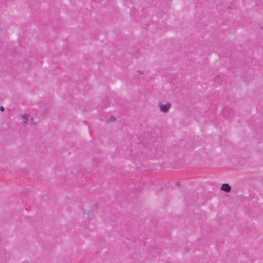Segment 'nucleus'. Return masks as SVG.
Here are the masks:
<instances>
[{
	"instance_id": "nucleus-1",
	"label": "nucleus",
	"mask_w": 263,
	"mask_h": 263,
	"mask_svg": "<svg viewBox=\"0 0 263 263\" xmlns=\"http://www.w3.org/2000/svg\"><path fill=\"white\" fill-rule=\"evenodd\" d=\"M159 107L161 111L163 112H167L171 108V104L170 102H166L165 104L159 103Z\"/></svg>"
},
{
	"instance_id": "nucleus-2",
	"label": "nucleus",
	"mask_w": 263,
	"mask_h": 263,
	"mask_svg": "<svg viewBox=\"0 0 263 263\" xmlns=\"http://www.w3.org/2000/svg\"><path fill=\"white\" fill-rule=\"evenodd\" d=\"M22 119L23 120V123L24 124H26L33 121V117L28 114H24L22 115Z\"/></svg>"
},
{
	"instance_id": "nucleus-3",
	"label": "nucleus",
	"mask_w": 263,
	"mask_h": 263,
	"mask_svg": "<svg viewBox=\"0 0 263 263\" xmlns=\"http://www.w3.org/2000/svg\"><path fill=\"white\" fill-rule=\"evenodd\" d=\"M220 190L226 192H229L231 190V187L228 183H223L221 185Z\"/></svg>"
},
{
	"instance_id": "nucleus-4",
	"label": "nucleus",
	"mask_w": 263,
	"mask_h": 263,
	"mask_svg": "<svg viewBox=\"0 0 263 263\" xmlns=\"http://www.w3.org/2000/svg\"><path fill=\"white\" fill-rule=\"evenodd\" d=\"M116 120V118L114 116H112L110 117L109 120V122H113V121H115Z\"/></svg>"
},
{
	"instance_id": "nucleus-5",
	"label": "nucleus",
	"mask_w": 263,
	"mask_h": 263,
	"mask_svg": "<svg viewBox=\"0 0 263 263\" xmlns=\"http://www.w3.org/2000/svg\"><path fill=\"white\" fill-rule=\"evenodd\" d=\"M0 110H1V111H4V110H5V108H4V106H1L0 107Z\"/></svg>"
},
{
	"instance_id": "nucleus-6",
	"label": "nucleus",
	"mask_w": 263,
	"mask_h": 263,
	"mask_svg": "<svg viewBox=\"0 0 263 263\" xmlns=\"http://www.w3.org/2000/svg\"><path fill=\"white\" fill-rule=\"evenodd\" d=\"M261 182L262 184L263 185V177L261 179Z\"/></svg>"
},
{
	"instance_id": "nucleus-7",
	"label": "nucleus",
	"mask_w": 263,
	"mask_h": 263,
	"mask_svg": "<svg viewBox=\"0 0 263 263\" xmlns=\"http://www.w3.org/2000/svg\"><path fill=\"white\" fill-rule=\"evenodd\" d=\"M138 72L140 73V74H143V72L141 71H138Z\"/></svg>"
}]
</instances>
